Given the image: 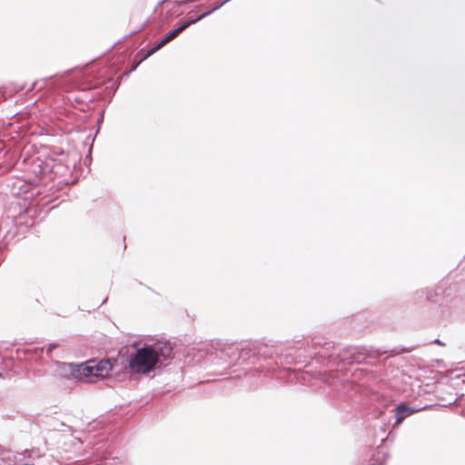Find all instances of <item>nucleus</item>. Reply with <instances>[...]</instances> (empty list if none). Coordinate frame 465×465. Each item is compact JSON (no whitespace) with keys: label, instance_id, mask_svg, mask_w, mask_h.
Here are the masks:
<instances>
[{"label":"nucleus","instance_id":"1","mask_svg":"<svg viewBox=\"0 0 465 465\" xmlns=\"http://www.w3.org/2000/svg\"><path fill=\"white\" fill-rule=\"evenodd\" d=\"M173 347L169 341H157L138 349L129 358V368L133 373L148 374L163 364V361L172 358Z\"/></svg>","mask_w":465,"mask_h":465},{"label":"nucleus","instance_id":"2","mask_svg":"<svg viewBox=\"0 0 465 465\" xmlns=\"http://www.w3.org/2000/svg\"><path fill=\"white\" fill-rule=\"evenodd\" d=\"M115 363L116 360L114 359L91 360L81 364L62 363L61 369L67 378L91 381L92 378L104 379L107 377Z\"/></svg>","mask_w":465,"mask_h":465},{"label":"nucleus","instance_id":"3","mask_svg":"<svg viewBox=\"0 0 465 465\" xmlns=\"http://www.w3.org/2000/svg\"><path fill=\"white\" fill-rule=\"evenodd\" d=\"M223 5V3H221V4H218V5H215L213 8H211L210 10L203 13L201 15L197 16L196 18H193L185 23H183L182 25H180L179 27L170 31L165 36L164 38H163L159 44H157L153 49H151L150 51L147 52V54L143 56V58L141 60L143 61V59H146L148 58L149 56H151L153 54H154L156 51L160 50L162 47H163L165 45H167L169 42L173 41L175 37H177L183 31H184L188 26H190L191 25L193 24H195L197 23L198 21L202 20L203 17L209 15L211 13H213V11L217 10L218 8H220L222 5Z\"/></svg>","mask_w":465,"mask_h":465},{"label":"nucleus","instance_id":"4","mask_svg":"<svg viewBox=\"0 0 465 465\" xmlns=\"http://www.w3.org/2000/svg\"><path fill=\"white\" fill-rule=\"evenodd\" d=\"M419 410L409 407L405 403H401L396 408V424H401L407 417L416 413Z\"/></svg>","mask_w":465,"mask_h":465},{"label":"nucleus","instance_id":"5","mask_svg":"<svg viewBox=\"0 0 465 465\" xmlns=\"http://www.w3.org/2000/svg\"><path fill=\"white\" fill-rule=\"evenodd\" d=\"M55 345H49L48 347V352H50L54 348H55Z\"/></svg>","mask_w":465,"mask_h":465}]
</instances>
